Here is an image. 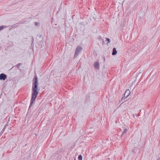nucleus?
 <instances>
[{"mask_svg": "<svg viewBox=\"0 0 160 160\" xmlns=\"http://www.w3.org/2000/svg\"><path fill=\"white\" fill-rule=\"evenodd\" d=\"M82 49V48L80 46H78L75 51L74 58H75L77 57L79 54V53L80 52Z\"/></svg>", "mask_w": 160, "mask_h": 160, "instance_id": "nucleus-2", "label": "nucleus"}, {"mask_svg": "<svg viewBox=\"0 0 160 160\" xmlns=\"http://www.w3.org/2000/svg\"><path fill=\"white\" fill-rule=\"evenodd\" d=\"M7 76L3 73H1L0 74V79L4 80L6 78Z\"/></svg>", "mask_w": 160, "mask_h": 160, "instance_id": "nucleus-4", "label": "nucleus"}, {"mask_svg": "<svg viewBox=\"0 0 160 160\" xmlns=\"http://www.w3.org/2000/svg\"><path fill=\"white\" fill-rule=\"evenodd\" d=\"M21 65V63H19L16 66L18 68H19V66H20Z\"/></svg>", "mask_w": 160, "mask_h": 160, "instance_id": "nucleus-10", "label": "nucleus"}, {"mask_svg": "<svg viewBox=\"0 0 160 160\" xmlns=\"http://www.w3.org/2000/svg\"><path fill=\"white\" fill-rule=\"evenodd\" d=\"M117 53V51L116 50V48H113L112 50V55H115Z\"/></svg>", "mask_w": 160, "mask_h": 160, "instance_id": "nucleus-6", "label": "nucleus"}, {"mask_svg": "<svg viewBox=\"0 0 160 160\" xmlns=\"http://www.w3.org/2000/svg\"><path fill=\"white\" fill-rule=\"evenodd\" d=\"M130 92L129 91V90L128 89L127 90L125 91V92L123 95V96H125V98H126L130 95Z\"/></svg>", "mask_w": 160, "mask_h": 160, "instance_id": "nucleus-3", "label": "nucleus"}, {"mask_svg": "<svg viewBox=\"0 0 160 160\" xmlns=\"http://www.w3.org/2000/svg\"><path fill=\"white\" fill-rule=\"evenodd\" d=\"M105 75H106L105 72H103L102 76H105Z\"/></svg>", "mask_w": 160, "mask_h": 160, "instance_id": "nucleus-13", "label": "nucleus"}, {"mask_svg": "<svg viewBox=\"0 0 160 160\" xmlns=\"http://www.w3.org/2000/svg\"><path fill=\"white\" fill-rule=\"evenodd\" d=\"M3 26H0V31L2 30L3 29Z\"/></svg>", "mask_w": 160, "mask_h": 160, "instance_id": "nucleus-11", "label": "nucleus"}, {"mask_svg": "<svg viewBox=\"0 0 160 160\" xmlns=\"http://www.w3.org/2000/svg\"><path fill=\"white\" fill-rule=\"evenodd\" d=\"M108 41V43H110V40L109 38H107L106 39Z\"/></svg>", "mask_w": 160, "mask_h": 160, "instance_id": "nucleus-12", "label": "nucleus"}, {"mask_svg": "<svg viewBox=\"0 0 160 160\" xmlns=\"http://www.w3.org/2000/svg\"><path fill=\"white\" fill-rule=\"evenodd\" d=\"M126 98H125V96H123V97L121 99L119 100V102H121L123 100H124Z\"/></svg>", "mask_w": 160, "mask_h": 160, "instance_id": "nucleus-8", "label": "nucleus"}, {"mask_svg": "<svg viewBox=\"0 0 160 160\" xmlns=\"http://www.w3.org/2000/svg\"><path fill=\"white\" fill-rule=\"evenodd\" d=\"M103 59H104V61H105V57H104L103 58Z\"/></svg>", "mask_w": 160, "mask_h": 160, "instance_id": "nucleus-16", "label": "nucleus"}, {"mask_svg": "<svg viewBox=\"0 0 160 160\" xmlns=\"http://www.w3.org/2000/svg\"><path fill=\"white\" fill-rule=\"evenodd\" d=\"M128 131V130L127 129H124L123 131L122 132V133L121 135V136L122 137V136H123V135H124V134L125 133H126Z\"/></svg>", "mask_w": 160, "mask_h": 160, "instance_id": "nucleus-7", "label": "nucleus"}, {"mask_svg": "<svg viewBox=\"0 0 160 160\" xmlns=\"http://www.w3.org/2000/svg\"><path fill=\"white\" fill-rule=\"evenodd\" d=\"M38 78L35 76V78L33 80L32 87V98L30 101L29 108H30L32 106L33 103L35 101L39 93V89L38 88Z\"/></svg>", "mask_w": 160, "mask_h": 160, "instance_id": "nucleus-1", "label": "nucleus"}, {"mask_svg": "<svg viewBox=\"0 0 160 160\" xmlns=\"http://www.w3.org/2000/svg\"><path fill=\"white\" fill-rule=\"evenodd\" d=\"M35 24L36 25H38V22H35Z\"/></svg>", "mask_w": 160, "mask_h": 160, "instance_id": "nucleus-15", "label": "nucleus"}, {"mask_svg": "<svg viewBox=\"0 0 160 160\" xmlns=\"http://www.w3.org/2000/svg\"><path fill=\"white\" fill-rule=\"evenodd\" d=\"M78 160H82V156L81 155H79L78 156Z\"/></svg>", "mask_w": 160, "mask_h": 160, "instance_id": "nucleus-9", "label": "nucleus"}, {"mask_svg": "<svg viewBox=\"0 0 160 160\" xmlns=\"http://www.w3.org/2000/svg\"><path fill=\"white\" fill-rule=\"evenodd\" d=\"M99 63L97 62H96L94 63V67L95 68L98 69L99 68Z\"/></svg>", "mask_w": 160, "mask_h": 160, "instance_id": "nucleus-5", "label": "nucleus"}, {"mask_svg": "<svg viewBox=\"0 0 160 160\" xmlns=\"http://www.w3.org/2000/svg\"><path fill=\"white\" fill-rule=\"evenodd\" d=\"M4 129H5V128H4L3 129H2V132H3L4 131Z\"/></svg>", "mask_w": 160, "mask_h": 160, "instance_id": "nucleus-14", "label": "nucleus"}]
</instances>
